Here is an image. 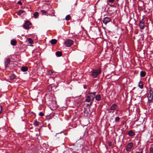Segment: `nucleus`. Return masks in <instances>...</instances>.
<instances>
[{
	"instance_id": "f257e3e1",
	"label": "nucleus",
	"mask_w": 153,
	"mask_h": 153,
	"mask_svg": "<svg viewBox=\"0 0 153 153\" xmlns=\"http://www.w3.org/2000/svg\"><path fill=\"white\" fill-rule=\"evenodd\" d=\"M101 73L100 69L97 70L93 69L91 71V76L93 78L97 77Z\"/></svg>"
},
{
	"instance_id": "f03ea898",
	"label": "nucleus",
	"mask_w": 153,
	"mask_h": 153,
	"mask_svg": "<svg viewBox=\"0 0 153 153\" xmlns=\"http://www.w3.org/2000/svg\"><path fill=\"white\" fill-rule=\"evenodd\" d=\"M94 98L95 97L92 95L88 96L86 97L85 101L86 102L90 103V105H91Z\"/></svg>"
},
{
	"instance_id": "7ed1b4c3",
	"label": "nucleus",
	"mask_w": 153,
	"mask_h": 153,
	"mask_svg": "<svg viewBox=\"0 0 153 153\" xmlns=\"http://www.w3.org/2000/svg\"><path fill=\"white\" fill-rule=\"evenodd\" d=\"M148 102L149 103H151L153 98V91L152 90H150L148 95Z\"/></svg>"
},
{
	"instance_id": "20e7f679",
	"label": "nucleus",
	"mask_w": 153,
	"mask_h": 153,
	"mask_svg": "<svg viewBox=\"0 0 153 153\" xmlns=\"http://www.w3.org/2000/svg\"><path fill=\"white\" fill-rule=\"evenodd\" d=\"M73 43V42L71 40L69 39L67 40L64 42V44L67 47H70Z\"/></svg>"
},
{
	"instance_id": "39448f33",
	"label": "nucleus",
	"mask_w": 153,
	"mask_h": 153,
	"mask_svg": "<svg viewBox=\"0 0 153 153\" xmlns=\"http://www.w3.org/2000/svg\"><path fill=\"white\" fill-rule=\"evenodd\" d=\"M133 143H132L130 142L128 143L126 147V151L128 152L130 151L131 148L133 147Z\"/></svg>"
},
{
	"instance_id": "423d86ee",
	"label": "nucleus",
	"mask_w": 153,
	"mask_h": 153,
	"mask_svg": "<svg viewBox=\"0 0 153 153\" xmlns=\"http://www.w3.org/2000/svg\"><path fill=\"white\" fill-rule=\"evenodd\" d=\"M31 24L29 22L27 21L24 24L23 27L25 29L29 30L30 28V25Z\"/></svg>"
},
{
	"instance_id": "0eeeda50",
	"label": "nucleus",
	"mask_w": 153,
	"mask_h": 153,
	"mask_svg": "<svg viewBox=\"0 0 153 153\" xmlns=\"http://www.w3.org/2000/svg\"><path fill=\"white\" fill-rule=\"evenodd\" d=\"M139 26L141 29L143 30L144 28L145 23L144 20L143 19H142L140 21Z\"/></svg>"
},
{
	"instance_id": "6e6552de",
	"label": "nucleus",
	"mask_w": 153,
	"mask_h": 153,
	"mask_svg": "<svg viewBox=\"0 0 153 153\" xmlns=\"http://www.w3.org/2000/svg\"><path fill=\"white\" fill-rule=\"evenodd\" d=\"M117 105L115 104H113L110 107V110L112 111L113 112L115 110H117Z\"/></svg>"
},
{
	"instance_id": "1a4fd4ad",
	"label": "nucleus",
	"mask_w": 153,
	"mask_h": 153,
	"mask_svg": "<svg viewBox=\"0 0 153 153\" xmlns=\"http://www.w3.org/2000/svg\"><path fill=\"white\" fill-rule=\"evenodd\" d=\"M110 18L108 17H105L104 18L103 20V22L105 24V25H106L107 24L110 22Z\"/></svg>"
},
{
	"instance_id": "9d476101",
	"label": "nucleus",
	"mask_w": 153,
	"mask_h": 153,
	"mask_svg": "<svg viewBox=\"0 0 153 153\" xmlns=\"http://www.w3.org/2000/svg\"><path fill=\"white\" fill-rule=\"evenodd\" d=\"M127 134L129 136H132L135 135V132H134L132 130L128 131L127 133Z\"/></svg>"
},
{
	"instance_id": "9b49d317",
	"label": "nucleus",
	"mask_w": 153,
	"mask_h": 153,
	"mask_svg": "<svg viewBox=\"0 0 153 153\" xmlns=\"http://www.w3.org/2000/svg\"><path fill=\"white\" fill-rule=\"evenodd\" d=\"M10 59L9 58H7L5 59V64L6 66H7L10 64Z\"/></svg>"
},
{
	"instance_id": "f8f14e48",
	"label": "nucleus",
	"mask_w": 153,
	"mask_h": 153,
	"mask_svg": "<svg viewBox=\"0 0 153 153\" xmlns=\"http://www.w3.org/2000/svg\"><path fill=\"white\" fill-rule=\"evenodd\" d=\"M143 82H142V81H140L139 82V84H138V87H139V88L141 89H143Z\"/></svg>"
},
{
	"instance_id": "ddd939ff",
	"label": "nucleus",
	"mask_w": 153,
	"mask_h": 153,
	"mask_svg": "<svg viewBox=\"0 0 153 153\" xmlns=\"http://www.w3.org/2000/svg\"><path fill=\"white\" fill-rule=\"evenodd\" d=\"M16 43V40L14 39H12L11 41V44L12 45L14 46L15 45Z\"/></svg>"
},
{
	"instance_id": "4468645a",
	"label": "nucleus",
	"mask_w": 153,
	"mask_h": 153,
	"mask_svg": "<svg viewBox=\"0 0 153 153\" xmlns=\"http://www.w3.org/2000/svg\"><path fill=\"white\" fill-rule=\"evenodd\" d=\"M28 68L26 66L22 67L21 68V70L23 72H26L28 70Z\"/></svg>"
},
{
	"instance_id": "2eb2a0df",
	"label": "nucleus",
	"mask_w": 153,
	"mask_h": 153,
	"mask_svg": "<svg viewBox=\"0 0 153 153\" xmlns=\"http://www.w3.org/2000/svg\"><path fill=\"white\" fill-rule=\"evenodd\" d=\"M39 122L37 120H35L33 122V124L35 126H38L39 125Z\"/></svg>"
},
{
	"instance_id": "dca6fc26",
	"label": "nucleus",
	"mask_w": 153,
	"mask_h": 153,
	"mask_svg": "<svg viewBox=\"0 0 153 153\" xmlns=\"http://www.w3.org/2000/svg\"><path fill=\"white\" fill-rule=\"evenodd\" d=\"M95 97L96 100L98 101H100L101 99V96L99 94L97 95Z\"/></svg>"
},
{
	"instance_id": "f3484780",
	"label": "nucleus",
	"mask_w": 153,
	"mask_h": 153,
	"mask_svg": "<svg viewBox=\"0 0 153 153\" xmlns=\"http://www.w3.org/2000/svg\"><path fill=\"white\" fill-rule=\"evenodd\" d=\"M39 16V13L38 12H36L33 14V17L35 18H37Z\"/></svg>"
},
{
	"instance_id": "a211bd4d",
	"label": "nucleus",
	"mask_w": 153,
	"mask_h": 153,
	"mask_svg": "<svg viewBox=\"0 0 153 153\" xmlns=\"http://www.w3.org/2000/svg\"><path fill=\"white\" fill-rule=\"evenodd\" d=\"M146 73L145 72L143 71H141L140 73V76L141 77H143L146 75Z\"/></svg>"
},
{
	"instance_id": "6ab92c4d",
	"label": "nucleus",
	"mask_w": 153,
	"mask_h": 153,
	"mask_svg": "<svg viewBox=\"0 0 153 153\" xmlns=\"http://www.w3.org/2000/svg\"><path fill=\"white\" fill-rule=\"evenodd\" d=\"M25 12L24 10H20L17 13V14L18 15H20L23 13Z\"/></svg>"
},
{
	"instance_id": "aec40b11",
	"label": "nucleus",
	"mask_w": 153,
	"mask_h": 153,
	"mask_svg": "<svg viewBox=\"0 0 153 153\" xmlns=\"http://www.w3.org/2000/svg\"><path fill=\"white\" fill-rule=\"evenodd\" d=\"M57 42V40L55 39H52L51 41V42L52 44H55Z\"/></svg>"
},
{
	"instance_id": "412c9836",
	"label": "nucleus",
	"mask_w": 153,
	"mask_h": 153,
	"mask_svg": "<svg viewBox=\"0 0 153 153\" xmlns=\"http://www.w3.org/2000/svg\"><path fill=\"white\" fill-rule=\"evenodd\" d=\"M56 54L57 56L59 57L62 56V53L60 51H57L56 52Z\"/></svg>"
},
{
	"instance_id": "4be33fe9",
	"label": "nucleus",
	"mask_w": 153,
	"mask_h": 153,
	"mask_svg": "<svg viewBox=\"0 0 153 153\" xmlns=\"http://www.w3.org/2000/svg\"><path fill=\"white\" fill-rule=\"evenodd\" d=\"M27 42L30 44H32L33 43V41L30 38H29L27 39Z\"/></svg>"
},
{
	"instance_id": "5701e85b",
	"label": "nucleus",
	"mask_w": 153,
	"mask_h": 153,
	"mask_svg": "<svg viewBox=\"0 0 153 153\" xmlns=\"http://www.w3.org/2000/svg\"><path fill=\"white\" fill-rule=\"evenodd\" d=\"M15 75L14 74H12L10 76L11 80H13L15 78Z\"/></svg>"
},
{
	"instance_id": "b1692460",
	"label": "nucleus",
	"mask_w": 153,
	"mask_h": 153,
	"mask_svg": "<svg viewBox=\"0 0 153 153\" xmlns=\"http://www.w3.org/2000/svg\"><path fill=\"white\" fill-rule=\"evenodd\" d=\"M143 152V149L142 148H140L138 150L136 151L135 153H142Z\"/></svg>"
},
{
	"instance_id": "393cba45",
	"label": "nucleus",
	"mask_w": 153,
	"mask_h": 153,
	"mask_svg": "<svg viewBox=\"0 0 153 153\" xmlns=\"http://www.w3.org/2000/svg\"><path fill=\"white\" fill-rule=\"evenodd\" d=\"M71 18V16L69 15H67L65 17V19L66 20H69Z\"/></svg>"
},
{
	"instance_id": "a878e982",
	"label": "nucleus",
	"mask_w": 153,
	"mask_h": 153,
	"mask_svg": "<svg viewBox=\"0 0 153 153\" xmlns=\"http://www.w3.org/2000/svg\"><path fill=\"white\" fill-rule=\"evenodd\" d=\"M108 145L109 146L113 147L114 145L112 143V142H110L108 143Z\"/></svg>"
},
{
	"instance_id": "bb28decb",
	"label": "nucleus",
	"mask_w": 153,
	"mask_h": 153,
	"mask_svg": "<svg viewBox=\"0 0 153 153\" xmlns=\"http://www.w3.org/2000/svg\"><path fill=\"white\" fill-rule=\"evenodd\" d=\"M120 118L119 117H117L115 119V122H117L119 121Z\"/></svg>"
},
{
	"instance_id": "cd10ccee",
	"label": "nucleus",
	"mask_w": 153,
	"mask_h": 153,
	"mask_svg": "<svg viewBox=\"0 0 153 153\" xmlns=\"http://www.w3.org/2000/svg\"><path fill=\"white\" fill-rule=\"evenodd\" d=\"M96 92H93V93H91V92H89V94H90L91 95H92V94H93V95H92L93 96H94V97H95V94H96Z\"/></svg>"
},
{
	"instance_id": "c85d7f7f",
	"label": "nucleus",
	"mask_w": 153,
	"mask_h": 153,
	"mask_svg": "<svg viewBox=\"0 0 153 153\" xmlns=\"http://www.w3.org/2000/svg\"><path fill=\"white\" fill-rule=\"evenodd\" d=\"M149 150L150 152L151 153H153V147H150Z\"/></svg>"
},
{
	"instance_id": "c756f323",
	"label": "nucleus",
	"mask_w": 153,
	"mask_h": 153,
	"mask_svg": "<svg viewBox=\"0 0 153 153\" xmlns=\"http://www.w3.org/2000/svg\"><path fill=\"white\" fill-rule=\"evenodd\" d=\"M48 74L50 75H51L53 73V72L52 71H48Z\"/></svg>"
},
{
	"instance_id": "7c9ffc66",
	"label": "nucleus",
	"mask_w": 153,
	"mask_h": 153,
	"mask_svg": "<svg viewBox=\"0 0 153 153\" xmlns=\"http://www.w3.org/2000/svg\"><path fill=\"white\" fill-rule=\"evenodd\" d=\"M41 12L43 14H45L46 13V11H45V10H41Z\"/></svg>"
},
{
	"instance_id": "2f4dec72",
	"label": "nucleus",
	"mask_w": 153,
	"mask_h": 153,
	"mask_svg": "<svg viewBox=\"0 0 153 153\" xmlns=\"http://www.w3.org/2000/svg\"><path fill=\"white\" fill-rule=\"evenodd\" d=\"M44 115V114L42 112H40L39 114V115L41 116H42Z\"/></svg>"
},
{
	"instance_id": "473e14b6",
	"label": "nucleus",
	"mask_w": 153,
	"mask_h": 153,
	"mask_svg": "<svg viewBox=\"0 0 153 153\" xmlns=\"http://www.w3.org/2000/svg\"><path fill=\"white\" fill-rule=\"evenodd\" d=\"M114 0H109L108 1V2L110 3H112L114 1Z\"/></svg>"
},
{
	"instance_id": "72a5a7b5",
	"label": "nucleus",
	"mask_w": 153,
	"mask_h": 153,
	"mask_svg": "<svg viewBox=\"0 0 153 153\" xmlns=\"http://www.w3.org/2000/svg\"><path fill=\"white\" fill-rule=\"evenodd\" d=\"M18 4L20 5L22 4V3L20 1H18Z\"/></svg>"
},
{
	"instance_id": "f704fd0d",
	"label": "nucleus",
	"mask_w": 153,
	"mask_h": 153,
	"mask_svg": "<svg viewBox=\"0 0 153 153\" xmlns=\"http://www.w3.org/2000/svg\"><path fill=\"white\" fill-rule=\"evenodd\" d=\"M87 105L88 106H91V105H90V103H89V104H88Z\"/></svg>"
},
{
	"instance_id": "c9c22d12",
	"label": "nucleus",
	"mask_w": 153,
	"mask_h": 153,
	"mask_svg": "<svg viewBox=\"0 0 153 153\" xmlns=\"http://www.w3.org/2000/svg\"><path fill=\"white\" fill-rule=\"evenodd\" d=\"M1 113V111H0V114Z\"/></svg>"
}]
</instances>
